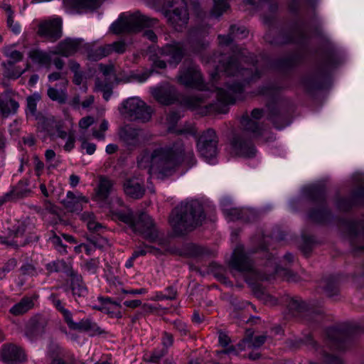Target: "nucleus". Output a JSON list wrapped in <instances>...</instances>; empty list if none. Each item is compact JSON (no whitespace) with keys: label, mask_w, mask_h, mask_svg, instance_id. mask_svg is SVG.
I'll return each instance as SVG.
<instances>
[{"label":"nucleus","mask_w":364,"mask_h":364,"mask_svg":"<svg viewBox=\"0 0 364 364\" xmlns=\"http://www.w3.org/2000/svg\"><path fill=\"white\" fill-rule=\"evenodd\" d=\"M213 60L218 63L216 66L218 71L236 77L234 81L226 83V89H217V99L224 105L233 104L240 99L245 85L259 80L269 65L267 59L262 58L261 60H257L251 68L241 67V60L235 54L231 56H218L215 54Z\"/></svg>","instance_id":"f257e3e1"},{"label":"nucleus","mask_w":364,"mask_h":364,"mask_svg":"<svg viewBox=\"0 0 364 364\" xmlns=\"http://www.w3.org/2000/svg\"><path fill=\"white\" fill-rule=\"evenodd\" d=\"M182 161L190 167L196 164L193 150L181 141H176L172 146L156 149L151 155L144 153L137 159L139 167L149 168L148 172L158 174L157 178L160 174L165 176L171 175Z\"/></svg>","instance_id":"f03ea898"},{"label":"nucleus","mask_w":364,"mask_h":364,"mask_svg":"<svg viewBox=\"0 0 364 364\" xmlns=\"http://www.w3.org/2000/svg\"><path fill=\"white\" fill-rule=\"evenodd\" d=\"M205 219L202 204L197 200L181 202L169 216V223L177 236H183L200 226Z\"/></svg>","instance_id":"7ed1b4c3"},{"label":"nucleus","mask_w":364,"mask_h":364,"mask_svg":"<svg viewBox=\"0 0 364 364\" xmlns=\"http://www.w3.org/2000/svg\"><path fill=\"white\" fill-rule=\"evenodd\" d=\"M274 266L272 274L258 272L254 267L253 262L245 252L242 245H237L232 252L231 258L229 261V267L237 272L243 274H250L254 279L260 281H270L274 278V274H280L287 278L288 281L294 280V275L288 269L282 268L272 262Z\"/></svg>","instance_id":"20e7f679"},{"label":"nucleus","mask_w":364,"mask_h":364,"mask_svg":"<svg viewBox=\"0 0 364 364\" xmlns=\"http://www.w3.org/2000/svg\"><path fill=\"white\" fill-rule=\"evenodd\" d=\"M114 215L127 224L133 232L141 235L146 240L154 242L159 237L158 230L152 218L145 213L134 215L131 210L126 212L117 211Z\"/></svg>","instance_id":"39448f33"},{"label":"nucleus","mask_w":364,"mask_h":364,"mask_svg":"<svg viewBox=\"0 0 364 364\" xmlns=\"http://www.w3.org/2000/svg\"><path fill=\"white\" fill-rule=\"evenodd\" d=\"M151 93L157 102L165 105L173 104L178 100L183 106L196 109L203 107L204 104L203 97L200 95H183L178 98L175 87L169 85L154 88Z\"/></svg>","instance_id":"423d86ee"},{"label":"nucleus","mask_w":364,"mask_h":364,"mask_svg":"<svg viewBox=\"0 0 364 364\" xmlns=\"http://www.w3.org/2000/svg\"><path fill=\"white\" fill-rule=\"evenodd\" d=\"M157 22L156 18L143 15L139 11L130 15L122 14L118 20L111 25L110 30L116 34L136 33L144 27L154 26Z\"/></svg>","instance_id":"0eeeda50"},{"label":"nucleus","mask_w":364,"mask_h":364,"mask_svg":"<svg viewBox=\"0 0 364 364\" xmlns=\"http://www.w3.org/2000/svg\"><path fill=\"white\" fill-rule=\"evenodd\" d=\"M31 223L28 218L22 220H14V223L8 227L4 235H0V244L7 247L18 249L30 243L31 242L37 241L38 237L34 236L33 238L27 237L23 241H19V238L22 237L25 232L29 229Z\"/></svg>","instance_id":"6e6552de"},{"label":"nucleus","mask_w":364,"mask_h":364,"mask_svg":"<svg viewBox=\"0 0 364 364\" xmlns=\"http://www.w3.org/2000/svg\"><path fill=\"white\" fill-rule=\"evenodd\" d=\"M334 65L332 54L324 55L314 70L304 79L306 87L309 90L325 88L328 81V72Z\"/></svg>","instance_id":"1a4fd4ad"},{"label":"nucleus","mask_w":364,"mask_h":364,"mask_svg":"<svg viewBox=\"0 0 364 364\" xmlns=\"http://www.w3.org/2000/svg\"><path fill=\"white\" fill-rule=\"evenodd\" d=\"M164 6L172 9L163 12L167 21L177 31H181L188 24L189 14L186 0H166Z\"/></svg>","instance_id":"9d476101"},{"label":"nucleus","mask_w":364,"mask_h":364,"mask_svg":"<svg viewBox=\"0 0 364 364\" xmlns=\"http://www.w3.org/2000/svg\"><path fill=\"white\" fill-rule=\"evenodd\" d=\"M119 112L130 121L148 122L151 117V109L138 97L124 100L119 108Z\"/></svg>","instance_id":"9b49d317"},{"label":"nucleus","mask_w":364,"mask_h":364,"mask_svg":"<svg viewBox=\"0 0 364 364\" xmlns=\"http://www.w3.org/2000/svg\"><path fill=\"white\" fill-rule=\"evenodd\" d=\"M309 199L318 204V208L310 210L309 218L316 223H324L329 216L330 211L326 205V191L323 186H311L306 190Z\"/></svg>","instance_id":"f8f14e48"},{"label":"nucleus","mask_w":364,"mask_h":364,"mask_svg":"<svg viewBox=\"0 0 364 364\" xmlns=\"http://www.w3.org/2000/svg\"><path fill=\"white\" fill-rule=\"evenodd\" d=\"M247 132H248L244 129L242 132L233 135L230 140L232 154L244 158L255 156L257 150L250 138L247 136Z\"/></svg>","instance_id":"ddd939ff"},{"label":"nucleus","mask_w":364,"mask_h":364,"mask_svg":"<svg viewBox=\"0 0 364 364\" xmlns=\"http://www.w3.org/2000/svg\"><path fill=\"white\" fill-rule=\"evenodd\" d=\"M178 79V82L186 87L204 89L205 85L198 66L191 62L184 63Z\"/></svg>","instance_id":"4468645a"},{"label":"nucleus","mask_w":364,"mask_h":364,"mask_svg":"<svg viewBox=\"0 0 364 364\" xmlns=\"http://www.w3.org/2000/svg\"><path fill=\"white\" fill-rule=\"evenodd\" d=\"M264 38L269 43L275 45L303 44L306 42V34L303 27L295 24L288 31H282L277 38L273 40L270 39L269 34L265 35Z\"/></svg>","instance_id":"2eb2a0df"},{"label":"nucleus","mask_w":364,"mask_h":364,"mask_svg":"<svg viewBox=\"0 0 364 364\" xmlns=\"http://www.w3.org/2000/svg\"><path fill=\"white\" fill-rule=\"evenodd\" d=\"M218 137L215 130L207 129L199 138L197 146L200 156L210 161L217 154Z\"/></svg>","instance_id":"dca6fc26"},{"label":"nucleus","mask_w":364,"mask_h":364,"mask_svg":"<svg viewBox=\"0 0 364 364\" xmlns=\"http://www.w3.org/2000/svg\"><path fill=\"white\" fill-rule=\"evenodd\" d=\"M62 25L60 18L42 21L38 25L37 34L46 41L54 43L63 36Z\"/></svg>","instance_id":"f3484780"},{"label":"nucleus","mask_w":364,"mask_h":364,"mask_svg":"<svg viewBox=\"0 0 364 364\" xmlns=\"http://www.w3.org/2000/svg\"><path fill=\"white\" fill-rule=\"evenodd\" d=\"M353 333L352 328L347 323H342L328 328L326 335L335 348L342 350L344 343Z\"/></svg>","instance_id":"a211bd4d"},{"label":"nucleus","mask_w":364,"mask_h":364,"mask_svg":"<svg viewBox=\"0 0 364 364\" xmlns=\"http://www.w3.org/2000/svg\"><path fill=\"white\" fill-rule=\"evenodd\" d=\"M161 56L166 58L170 64L175 66L179 64L186 53L185 45L181 41H173L167 43L159 50Z\"/></svg>","instance_id":"6ab92c4d"},{"label":"nucleus","mask_w":364,"mask_h":364,"mask_svg":"<svg viewBox=\"0 0 364 364\" xmlns=\"http://www.w3.org/2000/svg\"><path fill=\"white\" fill-rule=\"evenodd\" d=\"M346 227L353 250H364V220L348 221Z\"/></svg>","instance_id":"aec40b11"},{"label":"nucleus","mask_w":364,"mask_h":364,"mask_svg":"<svg viewBox=\"0 0 364 364\" xmlns=\"http://www.w3.org/2000/svg\"><path fill=\"white\" fill-rule=\"evenodd\" d=\"M289 311L293 316H304L307 321H314V317H319L317 311L309 308V305L306 304L299 297H292L289 299L287 304ZM315 321H318L316 318Z\"/></svg>","instance_id":"412c9836"},{"label":"nucleus","mask_w":364,"mask_h":364,"mask_svg":"<svg viewBox=\"0 0 364 364\" xmlns=\"http://www.w3.org/2000/svg\"><path fill=\"white\" fill-rule=\"evenodd\" d=\"M0 357L4 364H21L26 361V355L18 346L4 344L0 350Z\"/></svg>","instance_id":"4be33fe9"},{"label":"nucleus","mask_w":364,"mask_h":364,"mask_svg":"<svg viewBox=\"0 0 364 364\" xmlns=\"http://www.w3.org/2000/svg\"><path fill=\"white\" fill-rule=\"evenodd\" d=\"M141 130L134 128L130 125H125L119 129V138L129 149L139 146L141 143Z\"/></svg>","instance_id":"5701e85b"},{"label":"nucleus","mask_w":364,"mask_h":364,"mask_svg":"<svg viewBox=\"0 0 364 364\" xmlns=\"http://www.w3.org/2000/svg\"><path fill=\"white\" fill-rule=\"evenodd\" d=\"M124 191L127 196L133 199H139L145 193V188L142 179L137 177L127 178L123 184Z\"/></svg>","instance_id":"b1692460"},{"label":"nucleus","mask_w":364,"mask_h":364,"mask_svg":"<svg viewBox=\"0 0 364 364\" xmlns=\"http://www.w3.org/2000/svg\"><path fill=\"white\" fill-rule=\"evenodd\" d=\"M263 116V110L255 108L251 112V119L247 114L243 115L241 118V124L245 131L252 133L257 136L261 134V128L258 123L254 119H259Z\"/></svg>","instance_id":"393cba45"},{"label":"nucleus","mask_w":364,"mask_h":364,"mask_svg":"<svg viewBox=\"0 0 364 364\" xmlns=\"http://www.w3.org/2000/svg\"><path fill=\"white\" fill-rule=\"evenodd\" d=\"M82 43V39L67 38L58 44L56 51L54 52V53L61 55L64 57H69L79 50Z\"/></svg>","instance_id":"a878e982"},{"label":"nucleus","mask_w":364,"mask_h":364,"mask_svg":"<svg viewBox=\"0 0 364 364\" xmlns=\"http://www.w3.org/2000/svg\"><path fill=\"white\" fill-rule=\"evenodd\" d=\"M114 191V182L106 176H100L99 183L95 189V200L97 201L106 200Z\"/></svg>","instance_id":"bb28decb"},{"label":"nucleus","mask_w":364,"mask_h":364,"mask_svg":"<svg viewBox=\"0 0 364 364\" xmlns=\"http://www.w3.org/2000/svg\"><path fill=\"white\" fill-rule=\"evenodd\" d=\"M87 199L81 194L76 196L74 193L68 191L66 198L62 200L64 207L69 212H78L82 209V203H87Z\"/></svg>","instance_id":"cd10ccee"},{"label":"nucleus","mask_w":364,"mask_h":364,"mask_svg":"<svg viewBox=\"0 0 364 364\" xmlns=\"http://www.w3.org/2000/svg\"><path fill=\"white\" fill-rule=\"evenodd\" d=\"M265 335L253 336V332L250 330L247 331L245 337L237 344L240 350L245 348H258L261 347L266 341Z\"/></svg>","instance_id":"c85d7f7f"},{"label":"nucleus","mask_w":364,"mask_h":364,"mask_svg":"<svg viewBox=\"0 0 364 364\" xmlns=\"http://www.w3.org/2000/svg\"><path fill=\"white\" fill-rule=\"evenodd\" d=\"M206 33L199 28H193L190 31L189 43L193 52L199 53L208 46V43L203 39Z\"/></svg>","instance_id":"c756f323"},{"label":"nucleus","mask_w":364,"mask_h":364,"mask_svg":"<svg viewBox=\"0 0 364 364\" xmlns=\"http://www.w3.org/2000/svg\"><path fill=\"white\" fill-rule=\"evenodd\" d=\"M70 289L75 301L87 295V289L80 274L70 279Z\"/></svg>","instance_id":"7c9ffc66"},{"label":"nucleus","mask_w":364,"mask_h":364,"mask_svg":"<svg viewBox=\"0 0 364 364\" xmlns=\"http://www.w3.org/2000/svg\"><path fill=\"white\" fill-rule=\"evenodd\" d=\"M320 287L323 289L328 297L336 296L339 292L338 281L336 277L332 276L323 278L321 281Z\"/></svg>","instance_id":"2f4dec72"},{"label":"nucleus","mask_w":364,"mask_h":364,"mask_svg":"<svg viewBox=\"0 0 364 364\" xmlns=\"http://www.w3.org/2000/svg\"><path fill=\"white\" fill-rule=\"evenodd\" d=\"M65 322L71 330H76L80 331H89L95 329V324L90 319H82L80 321L74 322L72 316H70Z\"/></svg>","instance_id":"473e14b6"},{"label":"nucleus","mask_w":364,"mask_h":364,"mask_svg":"<svg viewBox=\"0 0 364 364\" xmlns=\"http://www.w3.org/2000/svg\"><path fill=\"white\" fill-rule=\"evenodd\" d=\"M33 305L34 304L31 298L23 297L18 303L10 309L9 312L14 316L22 315L32 309Z\"/></svg>","instance_id":"72a5a7b5"},{"label":"nucleus","mask_w":364,"mask_h":364,"mask_svg":"<svg viewBox=\"0 0 364 364\" xmlns=\"http://www.w3.org/2000/svg\"><path fill=\"white\" fill-rule=\"evenodd\" d=\"M246 4L253 6L256 11H269L271 13L277 9V4L271 0H244Z\"/></svg>","instance_id":"f704fd0d"},{"label":"nucleus","mask_w":364,"mask_h":364,"mask_svg":"<svg viewBox=\"0 0 364 364\" xmlns=\"http://www.w3.org/2000/svg\"><path fill=\"white\" fill-rule=\"evenodd\" d=\"M16 44H13L6 46L3 48L4 55L9 59L6 63H5L6 64H7V65L13 66L15 63L20 62L23 60V53L14 50V48Z\"/></svg>","instance_id":"c9c22d12"},{"label":"nucleus","mask_w":364,"mask_h":364,"mask_svg":"<svg viewBox=\"0 0 364 364\" xmlns=\"http://www.w3.org/2000/svg\"><path fill=\"white\" fill-rule=\"evenodd\" d=\"M80 218L82 221L86 223L88 230L91 232L98 233L105 228L101 223L96 221L95 216L92 213L84 212Z\"/></svg>","instance_id":"e433bc0d"},{"label":"nucleus","mask_w":364,"mask_h":364,"mask_svg":"<svg viewBox=\"0 0 364 364\" xmlns=\"http://www.w3.org/2000/svg\"><path fill=\"white\" fill-rule=\"evenodd\" d=\"M268 109H269V114H268V119L272 122L274 127L278 129H281L284 128V127L287 126L289 122L287 121H285L282 124H279L278 122L283 119V115L281 114L279 109L276 107L275 105L269 104L268 105Z\"/></svg>","instance_id":"4c0bfd02"},{"label":"nucleus","mask_w":364,"mask_h":364,"mask_svg":"<svg viewBox=\"0 0 364 364\" xmlns=\"http://www.w3.org/2000/svg\"><path fill=\"white\" fill-rule=\"evenodd\" d=\"M47 95L51 100L55 101L60 105H64L68 101V94L65 89H57L49 87L47 90Z\"/></svg>","instance_id":"58836bf2"},{"label":"nucleus","mask_w":364,"mask_h":364,"mask_svg":"<svg viewBox=\"0 0 364 364\" xmlns=\"http://www.w3.org/2000/svg\"><path fill=\"white\" fill-rule=\"evenodd\" d=\"M28 57L33 63L41 65H49L50 62V55L47 53L38 49H33L30 50L28 53Z\"/></svg>","instance_id":"ea45409f"},{"label":"nucleus","mask_w":364,"mask_h":364,"mask_svg":"<svg viewBox=\"0 0 364 364\" xmlns=\"http://www.w3.org/2000/svg\"><path fill=\"white\" fill-rule=\"evenodd\" d=\"M49 300L56 310L62 314L64 321L68 318L70 316H72V313L65 307V304L60 299L59 294L55 293L51 294L49 296Z\"/></svg>","instance_id":"a19ab883"},{"label":"nucleus","mask_w":364,"mask_h":364,"mask_svg":"<svg viewBox=\"0 0 364 364\" xmlns=\"http://www.w3.org/2000/svg\"><path fill=\"white\" fill-rule=\"evenodd\" d=\"M110 46H102L91 49L87 53V58L92 61H97L110 54Z\"/></svg>","instance_id":"79ce46f5"},{"label":"nucleus","mask_w":364,"mask_h":364,"mask_svg":"<svg viewBox=\"0 0 364 364\" xmlns=\"http://www.w3.org/2000/svg\"><path fill=\"white\" fill-rule=\"evenodd\" d=\"M19 107L18 102L11 98H5L0 112L4 117H8L10 114H14Z\"/></svg>","instance_id":"37998d69"},{"label":"nucleus","mask_w":364,"mask_h":364,"mask_svg":"<svg viewBox=\"0 0 364 364\" xmlns=\"http://www.w3.org/2000/svg\"><path fill=\"white\" fill-rule=\"evenodd\" d=\"M301 60V57L300 54L297 53H292L279 59L277 62V67L280 68H289L296 65Z\"/></svg>","instance_id":"c03bdc74"},{"label":"nucleus","mask_w":364,"mask_h":364,"mask_svg":"<svg viewBox=\"0 0 364 364\" xmlns=\"http://www.w3.org/2000/svg\"><path fill=\"white\" fill-rule=\"evenodd\" d=\"M41 96L39 93L35 92L26 98V114L32 117L37 116V103L41 100Z\"/></svg>","instance_id":"a18cd8bd"},{"label":"nucleus","mask_w":364,"mask_h":364,"mask_svg":"<svg viewBox=\"0 0 364 364\" xmlns=\"http://www.w3.org/2000/svg\"><path fill=\"white\" fill-rule=\"evenodd\" d=\"M256 296L262 300L264 304L269 305H274L277 304V299L267 293L265 289L259 286H257L254 289Z\"/></svg>","instance_id":"49530a36"},{"label":"nucleus","mask_w":364,"mask_h":364,"mask_svg":"<svg viewBox=\"0 0 364 364\" xmlns=\"http://www.w3.org/2000/svg\"><path fill=\"white\" fill-rule=\"evenodd\" d=\"M214 6L211 11V15L215 18H219L229 9L228 0H213Z\"/></svg>","instance_id":"de8ad7c7"},{"label":"nucleus","mask_w":364,"mask_h":364,"mask_svg":"<svg viewBox=\"0 0 364 364\" xmlns=\"http://www.w3.org/2000/svg\"><path fill=\"white\" fill-rule=\"evenodd\" d=\"M165 291H170V294H165L163 291H158L156 293L155 296L153 297V300L154 301H161V300H174L177 296V290L173 286H169L166 288Z\"/></svg>","instance_id":"09e8293b"},{"label":"nucleus","mask_w":364,"mask_h":364,"mask_svg":"<svg viewBox=\"0 0 364 364\" xmlns=\"http://www.w3.org/2000/svg\"><path fill=\"white\" fill-rule=\"evenodd\" d=\"M74 6L79 9H95L100 6L99 0H71Z\"/></svg>","instance_id":"8fccbe9b"},{"label":"nucleus","mask_w":364,"mask_h":364,"mask_svg":"<svg viewBox=\"0 0 364 364\" xmlns=\"http://www.w3.org/2000/svg\"><path fill=\"white\" fill-rule=\"evenodd\" d=\"M4 66V75L9 78L17 79L24 72L25 70H21L18 67L9 66L6 63H3Z\"/></svg>","instance_id":"3c124183"},{"label":"nucleus","mask_w":364,"mask_h":364,"mask_svg":"<svg viewBox=\"0 0 364 364\" xmlns=\"http://www.w3.org/2000/svg\"><path fill=\"white\" fill-rule=\"evenodd\" d=\"M98 300L100 301V305L95 306V309L104 312L110 316L113 313L112 307H111L110 304V298L109 297H98Z\"/></svg>","instance_id":"603ef678"},{"label":"nucleus","mask_w":364,"mask_h":364,"mask_svg":"<svg viewBox=\"0 0 364 364\" xmlns=\"http://www.w3.org/2000/svg\"><path fill=\"white\" fill-rule=\"evenodd\" d=\"M353 206H355L352 198H340L336 200L337 208L343 212L350 210Z\"/></svg>","instance_id":"864d4df0"},{"label":"nucleus","mask_w":364,"mask_h":364,"mask_svg":"<svg viewBox=\"0 0 364 364\" xmlns=\"http://www.w3.org/2000/svg\"><path fill=\"white\" fill-rule=\"evenodd\" d=\"M354 204L356 205H360L364 204V185L358 187L352 191L350 194Z\"/></svg>","instance_id":"5fc2aeb1"},{"label":"nucleus","mask_w":364,"mask_h":364,"mask_svg":"<svg viewBox=\"0 0 364 364\" xmlns=\"http://www.w3.org/2000/svg\"><path fill=\"white\" fill-rule=\"evenodd\" d=\"M90 243L95 247L102 249L108 245V240L106 237L100 236L99 234L96 235H90L87 237Z\"/></svg>","instance_id":"6e6d98bb"},{"label":"nucleus","mask_w":364,"mask_h":364,"mask_svg":"<svg viewBox=\"0 0 364 364\" xmlns=\"http://www.w3.org/2000/svg\"><path fill=\"white\" fill-rule=\"evenodd\" d=\"M112 83L108 80L107 78H100L97 77L95 80V92H103L109 88L112 87Z\"/></svg>","instance_id":"4d7b16f0"},{"label":"nucleus","mask_w":364,"mask_h":364,"mask_svg":"<svg viewBox=\"0 0 364 364\" xmlns=\"http://www.w3.org/2000/svg\"><path fill=\"white\" fill-rule=\"evenodd\" d=\"M235 25H232L230 28V31L228 35H219L218 40L220 46H229L233 41L232 34L235 33Z\"/></svg>","instance_id":"13d9d810"},{"label":"nucleus","mask_w":364,"mask_h":364,"mask_svg":"<svg viewBox=\"0 0 364 364\" xmlns=\"http://www.w3.org/2000/svg\"><path fill=\"white\" fill-rule=\"evenodd\" d=\"M50 242L54 247L60 253H66V245H65L59 236L53 233V236L49 239Z\"/></svg>","instance_id":"bf43d9fd"},{"label":"nucleus","mask_w":364,"mask_h":364,"mask_svg":"<svg viewBox=\"0 0 364 364\" xmlns=\"http://www.w3.org/2000/svg\"><path fill=\"white\" fill-rule=\"evenodd\" d=\"M21 184L22 183L20 182L16 187L10 191L12 193L13 200L25 198L28 196L30 191L21 188Z\"/></svg>","instance_id":"052dcab7"},{"label":"nucleus","mask_w":364,"mask_h":364,"mask_svg":"<svg viewBox=\"0 0 364 364\" xmlns=\"http://www.w3.org/2000/svg\"><path fill=\"white\" fill-rule=\"evenodd\" d=\"M310 364L316 363H311ZM322 364H343V362L341 358L338 356L328 353H323L322 355Z\"/></svg>","instance_id":"680f3d73"},{"label":"nucleus","mask_w":364,"mask_h":364,"mask_svg":"<svg viewBox=\"0 0 364 364\" xmlns=\"http://www.w3.org/2000/svg\"><path fill=\"white\" fill-rule=\"evenodd\" d=\"M65 139L66 142L64 145V149L66 151H70L75 147V131L70 129V135Z\"/></svg>","instance_id":"e2e57ef3"},{"label":"nucleus","mask_w":364,"mask_h":364,"mask_svg":"<svg viewBox=\"0 0 364 364\" xmlns=\"http://www.w3.org/2000/svg\"><path fill=\"white\" fill-rule=\"evenodd\" d=\"M166 353L167 350L163 348L161 349L155 350L152 352L150 358L147 359V360L151 363H158Z\"/></svg>","instance_id":"0e129e2a"},{"label":"nucleus","mask_w":364,"mask_h":364,"mask_svg":"<svg viewBox=\"0 0 364 364\" xmlns=\"http://www.w3.org/2000/svg\"><path fill=\"white\" fill-rule=\"evenodd\" d=\"M106 46H110V54L112 52H115L117 53H123L126 50V44L122 41L114 42L113 43L107 44Z\"/></svg>","instance_id":"69168bd1"},{"label":"nucleus","mask_w":364,"mask_h":364,"mask_svg":"<svg viewBox=\"0 0 364 364\" xmlns=\"http://www.w3.org/2000/svg\"><path fill=\"white\" fill-rule=\"evenodd\" d=\"M100 262L97 259H90L85 262V269L90 272L95 273L98 269Z\"/></svg>","instance_id":"338daca9"},{"label":"nucleus","mask_w":364,"mask_h":364,"mask_svg":"<svg viewBox=\"0 0 364 364\" xmlns=\"http://www.w3.org/2000/svg\"><path fill=\"white\" fill-rule=\"evenodd\" d=\"M161 343L163 345V348L166 350L171 347L173 343V337L172 334L166 331L163 332Z\"/></svg>","instance_id":"774afa93"}]
</instances>
